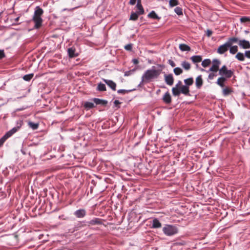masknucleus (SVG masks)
<instances>
[{
	"label": "nucleus",
	"mask_w": 250,
	"mask_h": 250,
	"mask_svg": "<svg viewBox=\"0 0 250 250\" xmlns=\"http://www.w3.org/2000/svg\"><path fill=\"white\" fill-rule=\"evenodd\" d=\"M162 69H155V66H152L151 69L146 70L142 75V81L149 83L156 79L161 74Z\"/></svg>",
	"instance_id": "obj_1"
},
{
	"label": "nucleus",
	"mask_w": 250,
	"mask_h": 250,
	"mask_svg": "<svg viewBox=\"0 0 250 250\" xmlns=\"http://www.w3.org/2000/svg\"><path fill=\"white\" fill-rule=\"evenodd\" d=\"M43 14V9L39 6H36L35 8L32 21L35 23L34 28L39 29L42 26L43 20L41 16Z\"/></svg>",
	"instance_id": "obj_2"
},
{
	"label": "nucleus",
	"mask_w": 250,
	"mask_h": 250,
	"mask_svg": "<svg viewBox=\"0 0 250 250\" xmlns=\"http://www.w3.org/2000/svg\"><path fill=\"white\" fill-rule=\"evenodd\" d=\"M163 231L167 236H172L178 232V229L175 226L166 225L163 228Z\"/></svg>",
	"instance_id": "obj_3"
},
{
	"label": "nucleus",
	"mask_w": 250,
	"mask_h": 250,
	"mask_svg": "<svg viewBox=\"0 0 250 250\" xmlns=\"http://www.w3.org/2000/svg\"><path fill=\"white\" fill-rule=\"evenodd\" d=\"M233 70L228 69L227 66L226 65H223L219 71V74L224 77L227 79L230 78L233 75Z\"/></svg>",
	"instance_id": "obj_4"
},
{
	"label": "nucleus",
	"mask_w": 250,
	"mask_h": 250,
	"mask_svg": "<svg viewBox=\"0 0 250 250\" xmlns=\"http://www.w3.org/2000/svg\"><path fill=\"white\" fill-rule=\"evenodd\" d=\"M184 82L185 83L184 85H182V86L184 89V90L188 94V96H190V90H189V86L192 85L194 83V80L192 77H190L188 79H185L184 80Z\"/></svg>",
	"instance_id": "obj_5"
},
{
	"label": "nucleus",
	"mask_w": 250,
	"mask_h": 250,
	"mask_svg": "<svg viewBox=\"0 0 250 250\" xmlns=\"http://www.w3.org/2000/svg\"><path fill=\"white\" fill-rule=\"evenodd\" d=\"M212 66L207 72H217L219 71L220 70L219 66L221 64V61L217 59H214L212 60Z\"/></svg>",
	"instance_id": "obj_6"
},
{
	"label": "nucleus",
	"mask_w": 250,
	"mask_h": 250,
	"mask_svg": "<svg viewBox=\"0 0 250 250\" xmlns=\"http://www.w3.org/2000/svg\"><path fill=\"white\" fill-rule=\"evenodd\" d=\"M171 91L172 95L174 96H179L181 94H183L185 96H188V94H187V92L182 86L180 87V88L173 87L172 88Z\"/></svg>",
	"instance_id": "obj_7"
},
{
	"label": "nucleus",
	"mask_w": 250,
	"mask_h": 250,
	"mask_svg": "<svg viewBox=\"0 0 250 250\" xmlns=\"http://www.w3.org/2000/svg\"><path fill=\"white\" fill-rule=\"evenodd\" d=\"M68 56L70 58H73L78 57L79 54L76 52L75 47L72 46L69 47L67 50Z\"/></svg>",
	"instance_id": "obj_8"
},
{
	"label": "nucleus",
	"mask_w": 250,
	"mask_h": 250,
	"mask_svg": "<svg viewBox=\"0 0 250 250\" xmlns=\"http://www.w3.org/2000/svg\"><path fill=\"white\" fill-rule=\"evenodd\" d=\"M162 100L164 103L166 104L169 105L172 102V98L168 91L165 93L163 96Z\"/></svg>",
	"instance_id": "obj_9"
},
{
	"label": "nucleus",
	"mask_w": 250,
	"mask_h": 250,
	"mask_svg": "<svg viewBox=\"0 0 250 250\" xmlns=\"http://www.w3.org/2000/svg\"><path fill=\"white\" fill-rule=\"evenodd\" d=\"M229 47V44L225 42L224 44H222L218 47L217 50V52L219 54H223L228 50Z\"/></svg>",
	"instance_id": "obj_10"
},
{
	"label": "nucleus",
	"mask_w": 250,
	"mask_h": 250,
	"mask_svg": "<svg viewBox=\"0 0 250 250\" xmlns=\"http://www.w3.org/2000/svg\"><path fill=\"white\" fill-rule=\"evenodd\" d=\"M165 83L168 85H172L174 83V78L172 74H164Z\"/></svg>",
	"instance_id": "obj_11"
},
{
	"label": "nucleus",
	"mask_w": 250,
	"mask_h": 250,
	"mask_svg": "<svg viewBox=\"0 0 250 250\" xmlns=\"http://www.w3.org/2000/svg\"><path fill=\"white\" fill-rule=\"evenodd\" d=\"M157 145L155 143V142H148L146 148L148 150H150L151 152L158 151L157 150Z\"/></svg>",
	"instance_id": "obj_12"
},
{
	"label": "nucleus",
	"mask_w": 250,
	"mask_h": 250,
	"mask_svg": "<svg viewBox=\"0 0 250 250\" xmlns=\"http://www.w3.org/2000/svg\"><path fill=\"white\" fill-rule=\"evenodd\" d=\"M103 82L106 83L112 90H116V83L112 80L103 79Z\"/></svg>",
	"instance_id": "obj_13"
},
{
	"label": "nucleus",
	"mask_w": 250,
	"mask_h": 250,
	"mask_svg": "<svg viewBox=\"0 0 250 250\" xmlns=\"http://www.w3.org/2000/svg\"><path fill=\"white\" fill-rule=\"evenodd\" d=\"M92 100L96 105H101L103 106H106L108 102L107 100L100 99L97 98L92 99Z\"/></svg>",
	"instance_id": "obj_14"
},
{
	"label": "nucleus",
	"mask_w": 250,
	"mask_h": 250,
	"mask_svg": "<svg viewBox=\"0 0 250 250\" xmlns=\"http://www.w3.org/2000/svg\"><path fill=\"white\" fill-rule=\"evenodd\" d=\"M238 44L243 49L250 48V43L248 41L245 40H239Z\"/></svg>",
	"instance_id": "obj_15"
},
{
	"label": "nucleus",
	"mask_w": 250,
	"mask_h": 250,
	"mask_svg": "<svg viewBox=\"0 0 250 250\" xmlns=\"http://www.w3.org/2000/svg\"><path fill=\"white\" fill-rule=\"evenodd\" d=\"M86 210L84 209H80L75 211L74 213L77 218H83L86 215Z\"/></svg>",
	"instance_id": "obj_16"
},
{
	"label": "nucleus",
	"mask_w": 250,
	"mask_h": 250,
	"mask_svg": "<svg viewBox=\"0 0 250 250\" xmlns=\"http://www.w3.org/2000/svg\"><path fill=\"white\" fill-rule=\"evenodd\" d=\"M203 84V80L201 75L197 77L195 80V85L197 89H200Z\"/></svg>",
	"instance_id": "obj_17"
},
{
	"label": "nucleus",
	"mask_w": 250,
	"mask_h": 250,
	"mask_svg": "<svg viewBox=\"0 0 250 250\" xmlns=\"http://www.w3.org/2000/svg\"><path fill=\"white\" fill-rule=\"evenodd\" d=\"M228 79H227L224 77L221 76L217 79L216 83L217 85L220 86L221 87L223 88V87H225V82H226L227 81Z\"/></svg>",
	"instance_id": "obj_18"
},
{
	"label": "nucleus",
	"mask_w": 250,
	"mask_h": 250,
	"mask_svg": "<svg viewBox=\"0 0 250 250\" xmlns=\"http://www.w3.org/2000/svg\"><path fill=\"white\" fill-rule=\"evenodd\" d=\"M88 226H94L96 225H101L102 224V220L100 218H95L87 222Z\"/></svg>",
	"instance_id": "obj_19"
},
{
	"label": "nucleus",
	"mask_w": 250,
	"mask_h": 250,
	"mask_svg": "<svg viewBox=\"0 0 250 250\" xmlns=\"http://www.w3.org/2000/svg\"><path fill=\"white\" fill-rule=\"evenodd\" d=\"M147 17L150 19L160 20L161 19V17H159L155 11H151L148 15Z\"/></svg>",
	"instance_id": "obj_20"
},
{
	"label": "nucleus",
	"mask_w": 250,
	"mask_h": 250,
	"mask_svg": "<svg viewBox=\"0 0 250 250\" xmlns=\"http://www.w3.org/2000/svg\"><path fill=\"white\" fill-rule=\"evenodd\" d=\"M233 92V91L232 89L229 87H226L225 88H224L223 89V91H222L223 95L224 96H228Z\"/></svg>",
	"instance_id": "obj_21"
},
{
	"label": "nucleus",
	"mask_w": 250,
	"mask_h": 250,
	"mask_svg": "<svg viewBox=\"0 0 250 250\" xmlns=\"http://www.w3.org/2000/svg\"><path fill=\"white\" fill-rule=\"evenodd\" d=\"M192 62L194 63H198L202 61V57L200 55H194L190 58Z\"/></svg>",
	"instance_id": "obj_22"
},
{
	"label": "nucleus",
	"mask_w": 250,
	"mask_h": 250,
	"mask_svg": "<svg viewBox=\"0 0 250 250\" xmlns=\"http://www.w3.org/2000/svg\"><path fill=\"white\" fill-rule=\"evenodd\" d=\"M96 90L98 91H105L106 90V87L105 84L102 83L101 82L98 83V85Z\"/></svg>",
	"instance_id": "obj_23"
},
{
	"label": "nucleus",
	"mask_w": 250,
	"mask_h": 250,
	"mask_svg": "<svg viewBox=\"0 0 250 250\" xmlns=\"http://www.w3.org/2000/svg\"><path fill=\"white\" fill-rule=\"evenodd\" d=\"M83 107L86 110H89L95 107V105L93 103L89 102H85L83 104Z\"/></svg>",
	"instance_id": "obj_24"
},
{
	"label": "nucleus",
	"mask_w": 250,
	"mask_h": 250,
	"mask_svg": "<svg viewBox=\"0 0 250 250\" xmlns=\"http://www.w3.org/2000/svg\"><path fill=\"white\" fill-rule=\"evenodd\" d=\"M179 47L182 51H189L191 50L189 46L184 43L180 44Z\"/></svg>",
	"instance_id": "obj_25"
},
{
	"label": "nucleus",
	"mask_w": 250,
	"mask_h": 250,
	"mask_svg": "<svg viewBox=\"0 0 250 250\" xmlns=\"http://www.w3.org/2000/svg\"><path fill=\"white\" fill-rule=\"evenodd\" d=\"M139 15H141V14H138L137 12H136H136L132 11L131 13V14H130V18H129V20H130V21H136L138 19V17H139Z\"/></svg>",
	"instance_id": "obj_26"
},
{
	"label": "nucleus",
	"mask_w": 250,
	"mask_h": 250,
	"mask_svg": "<svg viewBox=\"0 0 250 250\" xmlns=\"http://www.w3.org/2000/svg\"><path fill=\"white\" fill-rule=\"evenodd\" d=\"M239 41L238 39L236 37H231L229 38L226 42L227 44H229V45L230 47L233 42H239Z\"/></svg>",
	"instance_id": "obj_27"
},
{
	"label": "nucleus",
	"mask_w": 250,
	"mask_h": 250,
	"mask_svg": "<svg viewBox=\"0 0 250 250\" xmlns=\"http://www.w3.org/2000/svg\"><path fill=\"white\" fill-rule=\"evenodd\" d=\"M162 226L161 223L157 218H154L153 220L152 228H160Z\"/></svg>",
	"instance_id": "obj_28"
},
{
	"label": "nucleus",
	"mask_w": 250,
	"mask_h": 250,
	"mask_svg": "<svg viewBox=\"0 0 250 250\" xmlns=\"http://www.w3.org/2000/svg\"><path fill=\"white\" fill-rule=\"evenodd\" d=\"M136 8H137V13L139 14L143 15L145 13V10L142 6V4H136Z\"/></svg>",
	"instance_id": "obj_29"
},
{
	"label": "nucleus",
	"mask_w": 250,
	"mask_h": 250,
	"mask_svg": "<svg viewBox=\"0 0 250 250\" xmlns=\"http://www.w3.org/2000/svg\"><path fill=\"white\" fill-rule=\"evenodd\" d=\"M182 66L186 70H188L190 69V64L186 61H183L181 63Z\"/></svg>",
	"instance_id": "obj_30"
},
{
	"label": "nucleus",
	"mask_w": 250,
	"mask_h": 250,
	"mask_svg": "<svg viewBox=\"0 0 250 250\" xmlns=\"http://www.w3.org/2000/svg\"><path fill=\"white\" fill-rule=\"evenodd\" d=\"M28 125L33 130L37 129L39 126V123H35L32 122H29Z\"/></svg>",
	"instance_id": "obj_31"
},
{
	"label": "nucleus",
	"mask_w": 250,
	"mask_h": 250,
	"mask_svg": "<svg viewBox=\"0 0 250 250\" xmlns=\"http://www.w3.org/2000/svg\"><path fill=\"white\" fill-rule=\"evenodd\" d=\"M211 63V61L209 59H206L202 62L201 65L204 67H207Z\"/></svg>",
	"instance_id": "obj_32"
},
{
	"label": "nucleus",
	"mask_w": 250,
	"mask_h": 250,
	"mask_svg": "<svg viewBox=\"0 0 250 250\" xmlns=\"http://www.w3.org/2000/svg\"><path fill=\"white\" fill-rule=\"evenodd\" d=\"M229 48V53L231 54H235L238 51V46L237 45H231Z\"/></svg>",
	"instance_id": "obj_33"
},
{
	"label": "nucleus",
	"mask_w": 250,
	"mask_h": 250,
	"mask_svg": "<svg viewBox=\"0 0 250 250\" xmlns=\"http://www.w3.org/2000/svg\"><path fill=\"white\" fill-rule=\"evenodd\" d=\"M136 89H129V90H126V89H119L117 91V93L118 94H125L127 93H128L130 92H132L133 91L135 90Z\"/></svg>",
	"instance_id": "obj_34"
},
{
	"label": "nucleus",
	"mask_w": 250,
	"mask_h": 250,
	"mask_svg": "<svg viewBox=\"0 0 250 250\" xmlns=\"http://www.w3.org/2000/svg\"><path fill=\"white\" fill-rule=\"evenodd\" d=\"M245 54L241 52H238L235 56V58L240 61H243L245 60Z\"/></svg>",
	"instance_id": "obj_35"
},
{
	"label": "nucleus",
	"mask_w": 250,
	"mask_h": 250,
	"mask_svg": "<svg viewBox=\"0 0 250 250\" xmlns=\"http://www.w3.org/2000/svg\"><path fill=\"white\" fill-rule=\"evenodd\" d=\"M33 76H34L33 73H30L29 74L25 75L23 77V79L25 81L29 82L32 79Z\"/></svg>",
	"instance_id": "obj_36"
},
{
	"label": "nucleus",
	"mask_w": 250,
	"mask_h": 250,
	"mask_svg": "<svg viewBox=\"0 0 250 250\" xmlns=\"http://www.w3.org/2000/svg\"><path fill=\"white\" fill-rule=\"evenodd\" d=\"M183 70L179 67H175L173 69V72L175 75H179L183 73Z\"/></svg>",
	"instance_id": "obj_37"
},
{
	"label": "nucleus",
	"mask_w": 250,
	"mask_h": 250,
	"mask_svg": "<svg viewBox=\"0 0 250 250\" xmlns=\"http://www.w3.org/2000/svg\"><path fill=\"white\" fill-rule=\"evenodd\" d=\"M137 67H138V66H137L135 68H133L132 69L125 71V72L124 76H129L133 74L136 71V70L137 69Z\"/></svg>",
	"instance_id": "obj_38"
},
{
	"label": "nucleus",
	"mask_w": 250,
	"mask_h": 250,
	"mask_svg": "<svg viewBox=\"0 0 250 250\" xmlns=\"http://www.w3.org/2000/svg\"><path fill=\"white\" fill-rule=\"evenodd\" d=\"M179 2L178 0H169V5L170 7H174L179 5Z\"/></svg>",
	"instance_id": "obj_39"
},
{
	"label": "nucleus",
	"mask_w": 250,
	"mask_h": 250,
	"mask_svg": "<svg viewBox=\"0 0 250 250\" xmlns=\"http://www.w3.org/2000/svg\"><path fill=\"white\" fill-rule=\"evenodd\" d=\"M174 12L179 16L183 15V9L180 7H176L174 9Z\"/></svg>",
	"instance_id": "obj_40"
},
{
	"label": "nucleus",
	"mask_w": 250,
	"mask_h": 250,
	"mask_svg": "<svg viewBox=\"0 0 250 250\" xmlns=\"http://www.w3.org/2000/svg\"><path fill=\"white\" fill-rule=\"evenodd\" d=\"M240 21L241 22H250V17H246V16H243L242 17Z\"/></svg>",
	"instance_id": "obj_41"
},
{
	"label": "nucleus",
	"mask_w": 250,
	"mask_h": 250,
	"mask_svg": "<svg viewBox=\"0 0 250 250\" xmlns=\"http://www.w3.org/2000/svg\"><path fill=\"white\" fill-rule=\"evenodd\" d=\"M19 129V126L14 127L8 132L9 133V134H10V135L12 136L14 133L17 131Z\"/></svg>",
	"instance_id": "obj_42"
},
{
	"label": "nucleus",
	"mask_w": 250,
	"mask_h": 250,
	"mask_svg": "<svg viewBox=\"0 0 250 250\" xmlns=\"http://www.w3.org/2000/svg\"><path fill=\"white\" fill-rule=\"evenodd\" d=\"M10 136V134L8 133L7 131L0 139V141H6L8 138H9Z\"/></svg>",
	"instance_id": "obj_43"
},
{
	"label": "nucleus",
	"mask_w": 250,
	"mask_h": 250,
	"mask_svg": "<svg viewBox=\"0 0 250 250\" xmlns=\"http://www.w3.org/2000/svg\"><path fill=\"white\" fill-rule=\"evenodd\" d=\"M216 72L210 73L208 75V79L209 80H213L215 77L217 76V74L215 73Z\"/></svg>",
	"instance_id": "obj_44"
},
{
	"label": "nucleus",
	"mask_w": 250,
	"mask_h": 250,
	"mask_svg": "<svg viewBox=\"0 0 250 250\" xmlns=\"http://www.w3.org/2000/svg\"><path fill=\"white\" fill-rule=\"evenodd\" d=\"M132 44L129 43L125 46V49L127 51H131L132 49Z\"/></svg>",
	"instance_id": "obj_45"
},
{
	"label": "nucleus",
	"mask_w": 250,
	"mask_h": 250,
	"mask_svg": "<svg viewBox=\"0 0 250 250\" xmlns=\"http://www.w3.org/2000/svg\"><path fill=\"white\" fill-rule=\"evenodd\" d=\"M5 57V54L3 50L0 49V60Z\"/></svg>",
	"instance_id": "obj_46"
},
{
	"label": "nucleus",
	"mask_w": 250,
	"mask_h": 250,
	"mask_svg": "<svg viewBox=\"0 0 250 250\" xmlns=\"http://www.w3.org/2000/svg\"><path fill=\"white\" fill-rule=\"evenodd\" d=\"M121 102H120L119 100H116L114 101V104L115 107H117L118 108L120 107L119 104H121Z\"/></svg>",
	"instance_id": "obj_47"
},
{
	"label": "nucleus",
	"mask_w": 250,
	"mask_h": 250,
	"mask_svg": "<svg viewBox=\"0 0 250 250\" xmlns=\"http://www.w3.org/2000/svg\"><path fill=\"white\" fill-rule=\"evenodd\" d=\"M19 19H20V17H18L17 18H15L14 19V21H15V22H13L12 25H18V24H20L21 22H20V23H18L17 22L19 21Z\"/></svg>",
	"instance_id": "obj_48"
},
{
	"label": "nucleus",
	"mask_w": 250,
	"mask_h": 250,
	"mask_svg": "<svg viewBox=\"0 0 250 250\" xmlns=\"http://www.w3.org/2000/svg\"><path fill=\"white\" fill-rule=\"evenodd\" d=\"M168 63L172 67H175L176 64L175 63L171 60H169L168 61Z\"/></svg>",
	"instance_id": "obj_49"
},
{
	"label": "nucleus",
	"mask_w": 250,
	"mask_h": 250,
	"mask_svg": "<svg viewBox=\"0 0 250 250\" xmlns=\"http://www.w3.org/2000/svg\"><path fill=\"white\" fill-rule=\"evenodd\" d=\"M245 56L247 58L250 59V50L245 51Z\"/></svg>",
	"instance_id": "obj_50"
},
{
	"label": "nucleus",
	"mask_w": 250,
	"mask_h": 250,
	"mask_svg": "<svg viewBox=\"0 0 250 250\" xmlns=\"http://www.w3.org/2000/svg\"><path fill=\"white\" fill-rule=\"evenodd\" d=\"M182 84V82L181 81H179L178 83L176 84L175 86L174 87L180 88V87H182V86H181Z\"/></svg>",
	"instance_id": "obj_51"
},
{
	"label": "nucleus",
	"mask_w": 250,
	"mask_h": 250,
	"mask_svg": "<svg viewBox=\"0 0 250 250\" xmlns=\"http://www.w3.org/2000/svg\"><path fill=\"white\" fill-rule=\"evenodd\" d=\"M212 31L210 29H208L207 30L206 35L208 37H209L212 34Z\"/></svg>",
	"instance_id": "obj_52"
},
{
	"label": "nucleus",
	"mask_w": 250,
	"mask_h": 250,
	"mask_svg": "<svg viewBox=\"0 0 250 250\" xmlns=\"http://www.w3.org/2000/svg\"><path fill=\"white\" fill-rule=\"evenodd\" d=\"M144 83H148L146 81H142V77L141 78V81L140 83L138 85V87H141L143 86Z\"/></svg>",
	"instance_id": "obj_53"
},
{
	"label": "nucleus",
	"mask_w": 250,
	"mask_h": 250,
	"mask_svg": "<svg viewBox=\"0 0 250 250\" xmlns=\"http://www.w3.org/2000/svg\"><path fill=\"white\" fill-rule=\"evenodd\" d=\"M23 124V122L22 120H19L17 122V126H19V128Z\"/></svg>",
	"instance_id": "obj_54"
},
{
	"label": "nucleus",
	"mask_w": 250,
	"mask_h": 250,
	"mask_svg": "<svg viewBox=\"0 0 250 250\" xmlns=\"http://www.w3.org/2000/svg\"><path fill=\"white\" fill-rule=\"evenodd\" d=\"M136 2V0H130L129 3V4H130L131 5H133L135 4Z\"/></svg>",
	"instance_id": "obj_55"
},
{
	"label": "nucleus",
	"mask_w": 250,
	"mask_h": 250,
	"mask_svg": "<svg viewBox=\"0 0 250 250\" xmlns=\"http://www.w3.org/2000/svg\"><path fill=\"white\" fill-rule=\"evenodd\" d=\"M132 62H133L134 64H137L139 63V61L138 60V59H133L132 60Z\"/></svg>",
	"instance_id": "obj_56"
},
{
	"label": "nucleus",
	"mask_w": 250,
	"mask_h": 250,
	"mask_svg": "<svg viewBox=\"0 0 250 250\" xmlns=\"http://www.w3.org/2000/svg\"><path fill=\"white\" fill-rule=\"evenodd\" d=\"M137 0V4H142L141 0Z\"/></svg>",
	"instance_id": "obj_57"
},
{
	"label": "nucleus",
	"mask_w": 250,
	"mask_h": 250,
	"mask_svg": "<svg viewBox=\"0 0 250 250\" xmlns=\"http://www.w3.org/2000/svg\"><path fill=\"white\" fill-rule=\"evenodd\" d=\"M158 66L159 67H162V68H163V67H164V65H163V64H158Z\"/></svg>",
	"instance_id": "obj_58"
},
{
	"label": "nucleus",
	"mask_w": 250,
	"mask_h": 250,
	"mask_svg": "<svg viewBox=\"0 0 250 250\" xmlns=\"http://www.w3.org/2000/svg\"><path fill=\"white\" fill-rule=\"evenodd\" d=\"M140 20L141 21H143V20H144V18L143 17H141L140 18Z\"/></svg>",
	"instance_id": "obj_59"
},
{
	"label": "nucleus",
	"mask_w": 250,
	"mask_h": 250,
	"mask_svg": "<svg viewBox=\"0 0 250 250\" xmlns=\"http://www.w3.org/2000/svg\"><path fill=\"white\" fill-rule=\"evenodd\" d=\"M4 142H0V147H1L3 145V143Z\"/></svg>",
	"instance_id": "obj_60"
},
{
	"label": "nucleus",
	"mask_w": 250,
	"mask_h": 250,
	"mask_svg": "<svg viewBox=\"0 0 250 250\" xmlns=\"http://www.w3.org/2000/svg\"><path fill=\"white\" fill-rule=\"evenodd\" d=\"M161 91V90L160 89H158L156 91V93L157 94H158Z\"/></svg>",
	"instance_id": "obj_61"
},
{
	"label": "nucleus",
	"mask_w": 250,
	"mask_h": 250,
	"mask_svg": "<svg viewBox=\"0 0 250 250\" xmlns=\"http://www.w3.org/2000/svg\"><path fill=\"white\" fill-rule=\"evenodd\" d=\"M200 70V71H202V72H203V71H205V70L204 68H201Z\"/></svg>",
	"instance_id": "obj_62"
},
{
	"label": "nucleus",
	"mask_w": 250,
	"mask_h": 250,
	"mask_svg": "<svg viewBox=\"0 0 250 250\" xmlns=\"http://www.w3.org/2000/svg\"><path fill=\"white\" fill-rule=\"evenodd\" d=\"M21 110H22V109H21V108H18V109H16V111H21Z\"/></svg>",
	"instance_id": "obj_63"
},
{
	"label": "nucleus",
	"mask_w": 250,
	"mask_h": 250,
	"mask_svg": "<svg viewBox=\"0 0 250 250\" xmlns=\"http://www.w3.org/2000/svg\"><path fill=\"white\" fill-rule=\"evenodd\" d=\"M21 152H22V153L23 154H25V152L23 151V149H22L21 150Z\"/></svg>",
	"instance_id": "obj_64"
}]
</instances>
